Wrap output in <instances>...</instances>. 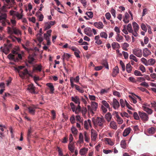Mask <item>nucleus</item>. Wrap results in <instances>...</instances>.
<instances>
[{
  "label": "nucleus",
  "instance_id": "nucleus-47",
  "mask_svg": "<svg viewBox=\"0 0 156 156\" xmlns=\"http://www.w3.org/2000/svg\"><path fill=\"white\" fill-rule=\"evenodd\" d=\"M71 130L72 133L74 135H76L77 134L78 130L75 127L73 126L71 129Z\"/></svg>",
  "mask_w": 156,
  "mask_h": 156
},
{
  "label": "nucleus",
  "instance_id": "nucleus-44",
  "mask_svg": "<svg viewBox=\"0 0 156 156\" xmlns=\"http://www.w3.org/2000/svg\"><path fill=\"white\" fill-rule=\"evenodd\" d=\"M41 70L42 66L41 65H38L37 67H33V70L34 71L35 70H37L40 72L41 71Z\"/></svg>",
  "mask_w": 156,
  "mask_h": 156
},
{
  "label": "nucleus",
  "instance_id": "nucleus-1",
  "mask_svg": "<svg viewBox=\"0 0 156 156\" xmlns=\"http://www.w3.org/2000/svg\"><path fill=\"white\" fill-rule=\"evenodd\" d=\"M92 121L95 127L98 126L102 127L103 126V124L105 122V120L103 117H97L96 118H93Z\"/></svg>",
  "mask_w": 156,
  "mask_h": 156
},
{
  "label": "nucleus",
  "instance_id": "nucleus-25",
  "mask_svg": "<svg viewBox=\"0 0 156 156\" xmlns=\"http://www.w3.org/2000/svg\"><path fill=\"white\" fill-rule=\"evenodd\" d=\"M131 130V129L130 127H128L125 129L123 133V136L125 137L128 135L130 133Z\"/></svg>",
  "mask_w": 156,
  "mask_h": 156
},
{
  "label": "nucleus",
  "instance_id": "nucleus-26",
  "mask_svg": "<svg viewBox=\"0 0 156 156\" xmlns=\"http://www.w3.org/2000/svg\"><path fill=\"white\" fill-rule=\"evenodd\" d=\"M119 72L118 67L117 66H116L113 69L112 76L113 77L115 76L119 73Z\"/></svg>",
  "mask_w": 156,
  "mask_h": 156
},
{
  "label": "nucleus",
  "instance_id": "nucleus-55",
  "mask_svg": "<svg viewBox=\"0 0 156 156\" xmlns=\"http://www.w3.org/2000/svg\"><path fill=\"white\" fill-rule=\"evenodd\" d=\"M76 89L81 93H83L84 92L83 90L78 85L76 86Z\"/></svg>",
  "mask_w": 156,
  "mask_h": 156
},
{
  "label": "nucleus",
  "instance_id": "nucleus-40",
  "mask_svg": "<svg viewBox=\"0 0 156 156\" xmlns=\"http://www.w3.org/2000/svg\"><path fill=\"white\" fill-rule=\"evenodd\" d=\"M100 37L99 35L96 36L95 37V40H96L95 43L98 44H101L102 43V41L99 39Z\"/></svg>",
  "mask_w": 156,
  "mask_h": 156
},
{
  "label": "nucleus",
  "instance_id": "nucleus-24",
  "mask_svg": "<svg viewBox=\"0 0 156 156\" xmlns=\"http://www.w3.org/2000/svg\"><path fill=\"white\" fill-rule=\"evenodd\" d=\"M125 17L123 19V21L126 23H128L129 22V14L126 12L125 14Z\"/></svg>",
  "mask_w": 156,
  "mask_h": 156
},
{
  "label": "nucleus",
  "instance_id": "nucleus-8",
  "mask_svg": "<svg viewBox=\"0 0 156 156\" xmlns=\"http://www.w3.org/2000/svg\"><path fill=\"white\" fill-rule=\"evenodd\" d=\"M111 105L115 109H117L119 108L120 105L118 101L115 98H114Z\"/></svg>",
  "mask_w": 156,
  "mask_h": 156
},
{
  "label": "nucleus",
  "instance_id": "nucleus-52",
  "mask_svg": "<svg viewBox=\"0 0 156 156\" xmlns=\"http://www.w3.org/2000/svg\"><path fill=\"white\" fill-rule=\"evenodd\" d=\"M120 145L121 147L125 149L126 147V144L125 140H122L121 142Z\"/></svg>",
  "mask_w": 156,
  "mask_h": 156
},
{
  "label": "nucleus",
  "instance_id": "nucleus-46",
  "mask_svg": "<svg viewBox=\"0 0 156 156\" xmlns=\"http://www.w3.org/2000/svg\"><path fill=\"white\" fill-rule=\"evenodd\" d=\"M84 135L85 141L87 142H89V138L88 133L86 132H84Z\"/></svg>",
  "mask_w": 156,
  "mask_h": 156
},
{
  "label": "nucleus",
  "instance_id": "nucleus-7",
  "mask_svg": "<svg viewBox=\"0 0 156 156\" xmlns=\"http://www.w3.org/2000/svg\"><path fill=\"white\" fill-rule=\"evenodd\" d=\"M133 53L135 55L138 57H141L142 56V50L139 48H136L133 49Z\"/></svg>",
  "mask_w": 156,
  "mask_h": 156
},
{
  "label": "nucleus",
  "instance_id": "nucleus-57",
  "mask_svg": "<svg viewBox=\"0 0 156 156\" xmlns=\"http://www.w3.org/2000/svg\"><path fill=\"white\" fill-rule=\"evenodd\" d=\"M51 27V26H50L48 23L46 22L45 23V25L44 27V30H46L49 29Z\"/></svg>",
  "mask_w": 156,
  "mask_h": 156
},
{
  "label": "nucleus",
  "instance_id": "nucleus-31",
  "mask_svg": "<svg viewBox=\"0 0 156 156\" xmlns=\"http://www.w3.org/2000/svg\"><path fill=\"white\" fill-rule=\"evenodd\" d=\"M132 25L133 29V30L138 31L139 28V25L136 22H135L133 23Z\"/></svg>",
  "mask_w": 156,
  "mask_h": 156
},
{
  "label": "nucleus",
  "instance_id": "nucleus-3",
  "mask_svg": "<svg viewBox=\"0 0 156 156\" xmlns=\"http://www.w3.org/2000/svg\"><path fill=\"white\" fill-rule=\"evenodd\" d=\"M127 30L130 33L133 32L132 25L130 23L128 24L127 26L125 25L123 26V29L122 30V32L125 34H128Z\"/></svg>",
  "mask_w": 156,
  "mask_h": 156
},
{
  "label": "nucleus",
  "instance_id": "nucleus-56",
  "mask_svg": "<svg viewBox=\"0 0 156 156\" xmlns=\"http://www.w3.org/2000/svg\"><path fill=\"white\" fill-rule=\"evenodd\" d=\"M110 12L114 18H115L116 17V11L115 9L113 8H111Z\"/></svg>",
  "mask_w": 156,
  "mask_h": 156
},
{
  "label": "nucleus",
  "instance_id": "nucleus-9",
  "mask_svg": "<svg viewBox=\"0 0 156 156\" xmlns=\"http://www.w3.org/2000/svg\"><path fill=\"white\" fill-rule=\"evenodd\" d=\"M84 127L86 129L92 127L91 121L90 119L85 120L84 122Z\"/></svg>",
  "mask_w": 156,
  "mask_h": 156
},
{
  "label": "nucleus",
  "instance_id": "nucleus-16",
  "mask_svg": "<svg viewBox=\"0 0 156 156\" xmlns=\"http://www.w3.org/2000/svg\"><path fill=\"white\" fill-rule=\"evenodd\" d=\"M52 30H49L47 31L46 33L44 34V37L46 40L50 39V37L51 36V33Z\"/></svg>",
  "mask_w": 156,
  "mask_h": 156
},
{
  "label": "nucleus",
  "instance_id": "nucleus-33",
  "mask_svg": "<svg viewBox=\"0 0 156 156\" xmlns=\"http://www.w3.org/2000/svg\"><path fill=\"white\" fill-rule=\"evenodd\" d=\"M105 140L106 143L109 145L112 146L114 144V143L112 141L111 139L106 138H105Z\"/></svg>",
  "mask_w": 156,
  "mask_h": 156
},
{
  "label": "nucleus",
  "instance_id": "nucleus-17",
  "mask_svg": "<svg viewBox=\"0 0 156 156\" xmlns=\"http://www.w3.org/2000/svg\"><path fill=\"white\" fill-rule=\"evenodd\" d=\"M120 103L122 108L124 107L126 105V106L129 109H130V108L128 107V105H129V104L125 100H124L122 99H121L120 100Z\"/></svg>",
  "mask_w": 156,
  "mask_h": 156
},
{
  "label": "nucleus",
  "instance_id": "nucleus-29",
  "mask_svg": "<svg viewBox=\"0 0 156 156\" xmlns=\"http://www.w3.org/2000/svg\"><path fill=\"white\" fill-rule=\"evenodd\" d=\"M68 148L71 152H73L75 149L74 144L73 143H69L68 145Z\"/></svg>",
  "mask_w": 156,
  "mask_h": 156
},
{
  "label": "nucleus",
  "instance_id": "nucleus-30",
  "mask_svg": "<svg viewBox=\"0 0 156 156\" xmlns=\"http://www.w3.org/2000/svg\"><path fill=\"white\" fill-rule=\"evenodd\" d=\"M36 108V107H30L28 108L29 113L32 115H34L35 113V110Z\"/></svg>",
  "mask_w": 156,
  "mask_h": 156
},
{
  "label": "nucleus",
  "instance_id": "nucleus-15",
  "mask_svg": "<svg viewBox=\"0 0 156 156\" xmlns=\"http://www.w3.org/2000/svg\"><path fill=\"white\" fill-rule=\"evenodd\" d=\"M109 127L110 128L115 130L117 129L118 128L116 122L113 121L110 122L109 124Z\"/></svg>",
  "mask_w": 156,
  "mask_h": 156
},
{
  "label": "nucleus",
  "instance_id": "nucleus-37",
  "mask_svg": "<svg viewBox=\"0 0 156 156\" xmlns=\"http://www.w3.org/2000/svg\"><path fill=\"white\" fill-rule=\"evenodd\" d=\"M37 38L39 42H41L43 40L42 34H38L36 35Z\"/></svg>",
  "mask_w": 156,
  "mask_h": 156
},
{
  "label": "nucleus",
  "instance_id": "nucleus-19",
  "mask_svg": "<svg viewBox=\"0 0 156 156\" xmlns=\"http://www.w3.org/2000/svg\"><path fill=\"white\" fill-rule=\"evenodd\" d=\"M143 55L145 57H147L151 54V51L147 48H145L143 50Z\"/></svg>",
  "mask_w": 156,
  "mask_h": 156
},
{
  "label": "nucleus",
  "instance_id": "nucleus-2",
  "mask_svg": "<svg viewBox=\"0 0 156 156\" xmlns=\"http://www.w3.org/2000/svg\"><path fill=\"white\" fill-rule=\"evenodd\" d=\"M98 107V104L94 101H91L90 102V105L87 106L88 112L92 114H94V112L96 111Z\"/></svg>",
  "mask_w": 156,
  "mask_h": 156
},
{
  "label": "nucleus",
  "instance_id": "nucleus-35",
  "mask_svg": "<svg viewBox=\"0 0 156 156\" xmlns=\"http://www.w3.org/2000/svg\"><path fill=\"white\" fill-rule=\"evenodd\" d=\"M132 67L130 63L127 64L126 65V70L128 73H130L132 70Z\"/></svg>",
  "mask_w": 156,
  "mask_h": 156
},
{
  "label": "nucleus",
  "instance_id": "nucleus-62",
  "mask_svg": "<svg viewBox=\"0 0 156 156\" xmlns=\"http://www.w3.org/2000/svg\"><path fill=\"white\" fill-rule=\"evenodd\" d=\"M129 46V44L126 43H125L123 44L122 46V48L123 49L125 50H127V48Z\"/></svg>",
  "mask_w": 156,
  "mask_h": 156
},
{
  "label": "nucleus",
  "instance_id": "nucleus-63",
  "mask_svg": "<svg viewBox=\"0 0 156 156\" xmlns=\"http://www.w3.org/2000/svg\"><path fill=\"white\" fill-rule=\"evenodd\" d=\"M141 27L142 29L146 32L147 30V28L146 25L144 23H142L141 25Z\"/></svg>",
  "mask_w": 156,
  "mask_h": 156
},
{
  "label": "nucleus",
  "instance_id": "nucleus-64",
  "mask_svg": "<svg viewBox=\"0 0 156 156\" xmlns=\"http://www.w3.org/2000/svg\"><path fill=\"white\" fill-rule=\"evenodd\" d=\"M86 14L90 18H92L93 17V13L91 12H86Z\"/></svg>",
  "mask_w": 156,
  "mask_h": 156
},
{
  "label": "nucleus",
  "instance_id": "nucleus-43",
  "mask_svg": "<svg viewBox=\"0 0 156 156\" xmlns=\"http://www.w3.org/2000/svg\"><path fill=\"white\" fill-rule=\"evenodd\" d=\"M70 55L68 53H64L62 55V58L63 61L65 60H67L70 57Z\"/></svg>",
  "mask_w": 156,
  "mask_h": 156
},
{
  "label": "nucleus",
  "instance_id": "nucleus-10",
  "mask_svg": "<svg viewBox=\"0 0 156 156\" xmlns=\"http://www.w3.org/2000/svg\"><path fill=\"white\" fill-rule=\"evenodd\" d=\"M27 89L30 92L34 94L37 93H36L35 91V87L33 84H30L28 85L27 88Z\"/></svg>",
  "mask_w": 156,
  "mask_h": 156
},
{
  "label": "nucleus",
  "instance_id": "nucleus-14",
  "mask_svg": "<svg viewBox=\"0 0 156 156\" xmlns=\"http://www.w3.org/2000/svg\"><path fill=\"white\" fill-rule=\"evenodd\" d=\"M94 26L98 29H102L104 27V25L102 22H94Z\"/></svg>",
  "mask_w": 156,
  "mask_h": 156
},
{
  "label": "nucleus",
  "instance_id": "nucleus-21",
  "mask_svg": "<svg viewBox=\"0 0 156 156\" xmlns=\"http://www.w3.org/2000/svg\"><path fill=\"white\" fill-rule=\"evenodd\" d=\"M88 150V149L87 148H83L80 149L79 153L81 155H84L87 154Z\"/></svg>",
  "mask_w": 156,
  "mask_h": 156
},
{
  "label": "nucleus",
  "instance_id": "nucleus-48",
  "mask_svg": "<svg viewBox=\"0 0 156 156\" xmlns=\"http://www.w3.org/2000/svg\"><path fill=\"white\" fill-rule=\"evenodd\" d=\"M100 36L101 37L103 38L107 39L108 37L107 34L105 32H102L100 33Z\"/></svg>",
  "mask_w": 156,
  "mask_h": 156
},
{
  "label": "nucleus",
  "instance_id": "nucleus-39",
  "mask_svg": "<svg viewBox=\"0 0 156 156\" xmlns=\"http://www.w3.org/2000/svg\"><path fill=\"white\" fill-rule=\"evenodd\" d=\"M102 105L101 106L106 107V108H110V106L109 104L105 100H102L101 101Z\"/></svg>",
  "mask_w": 156,
  "mask_h": 156
},
{
  "label": "nucleus",
  "instance_id": "nucleus-51",
  "mask_svg": "<svg viewBox=\"0 0 156 156\" xmlns=\"http://www.w3.org/2000/svg\"><path fill=\"white\" fill-rule=\"evenodd\" d=\"M9 38L12 39V40L14 41H15V39H16L18 42H21V39L20 38H17L15 37H14L12 36H9Z\"/></svg>",
  "mask_w": 156,
  "mask_h": 156
},
{
  "label": "nucleus",
  "instance_id": "nucleus-41",
  "mask_svg": "<svg viewBox=\"0 0 156 156\" xmlns=\"http://www.w3.org/2000/svg\"><path fill=\"white\" fill-rule=\"evenodd\" d=\"M143 110L146 112L148 115L152 114L153 112V110L149 108H144Z\"/></svg>",
  "mask_w": 156,
  "mask_h": 156
},
{
  "label": "nucleus",
  "instance_id": "nucleus-59",
  "mask_svg": "<svg viewBox=\"0 0 156 156\" xmlns=\"http://www.w3.org/2000/svg\"><path fill=\"white\" fill-rule=\"evenodd\" d=\"M133 116L134 119L136 120H138L140 119V116H139L136 112H134L133 114Z\"/></svg>",
  "mask_w": 156,
  "mask_h": 156
},
{
  "label": "nucleus",
  "instance_id": "nucleus-53",
  "mask_svg": "<svg viewBox=\"0 0 156 156\" xmlns=\"http://www.w3.org/2000/svg\"><path fill=\"white\" fill-rule=\"evenodd\" d=\"M108 109H109L110 108H106V107L102 106H101V109L103 113H106Z\"/></svg>",
  "mask_w": 156,
  "mask_h": 156
},
{
  "label": "nucleus",
  "instance_id": "nucleus-12",
  "mask_svg": "<svg viewBox=\"0 0 156 156\" xmlns=\"http://www.w3.org/2000/svg\"><path fill=\"white\" fill-rule=\"evenodd\" d=\"M91 135L92 140L93 141H95L97 137V134L96 132L93 129L91 130Z\"/></svg>",
  "mask_w": 156,
  "mask_h": 156
},
{
  "label": "nucleus",
  "instance_id": "nucleus-42",
  "mask_svg": "<svg viewBox=\"0 0 156 156\" xmlns=\"http://www.w3.org/2000/svg\"><path fill=\"white\" fill-rule=\"evenodd\" d=\"M35 59L32 56L30 55L28 58V62L31 64H33Z\"/></svg>",
  "mask_w": 156,
  "mask_h": 156
},
{
  "label": "nucleus",
  "instance_id": "nucleus-50",
  "mask_svg": "<svg viewBox=\"0 0 156 156\" xmlns=\"http://www.w3.org/2000/svg\"><path fill=\"white\" fill-rule=\"evenodd\" d=\"M130 59L133 60L136 62H138V59L135 56L131 54L129 55V57Z\"/></svg>",
  "mask_w": 156,
  "mask_h": 156
},
{
  "label": "nucleus",
  "instance_id": "nucleus-36",
  "mask_svg": "<svg viewBox=\"0 0 156 156\" xmlns=\"http://www.w3.org/2000/svg\"><path fill=\"white\" fill-rule=\"evenodd\" d=\"M112 46L113 49L119 48H120V45L117 42H113L112 44Z\"/></svg>",
  "mask_w": 156,
  "mask_h": 156
},
{
  "label": "nucleus",
  "instance_id": "nucleus-6",
  "mask_svg": "<svg viewBox=\"0 0 156 156\" xmlns=\"http://www.w3.org/2000/svg\"><path fill=\"white\" fill-rule=\"evenodd\" d=\"M11 15L14 16H16L18 20H20L22 19L23 15L19 13L18 12L11 10L9 12Z\"/></svg>",
  "mask_w": 156,
  "mask_h": 156
},
{
  "label": "nucleus",
  "instance_id": "nucleus-11",
  "mask_svg": "<svg viewBox=\"0 0 156 156\" xmlns=\"http://www.w3.org/2000/svg\"><path fill=\"white\" fill-rule=\"evenodd\" d=\"M84 32L85 34L89 37H91L93 35L92 30L90 27L85 28L84 29Z\"/></svg>",
  "mask_w": 156,
  "mask_h": 156
},
{
  "label": "nucleus",
  "instance_id": "nucleus-22",
  "mask_svg": "<svg viewBox=\"0 0 156 156\" xmlns=\"http://www.w3.org/2000/svg\"><path fill=\"white\" fill-rule=\"evenodd\" d=\"M8 58L9 59L13 60L15 62L17 61L18 60V58L17 57L15 56V55L9 54L8 56Z\"/></svg>",
  "mask_w": 156,
  "mask_h": 156
},
{
  "label": "nucleus",
  "instance_id": "nucleus-27",
  "mask_svg": "<svg viewBox=\"0 0 156 156\" xmlns=\"http://www.w3.org/2000/svg\"><path fill=\"white\" fill-rule=\"evenodd\" d=\"M28 71L27 69H25L23 72L21 71L19 74L20 76L23 79L25 78V76L28 73Z\"/></svg>",
  "mask_w": 156,
  "mask_h": 156
},
{
  "label": "nucleus",
  "instance_id": "nucleus-38",
  "mask_svg": "<svg viewBox=\"0 0 156 156\" xmlns=\"http://www.w3.org/2000/svg\"><path fill=\"white\" fill-rule=\"evenodd\" d=\"M115 39L117 41L119 42H121L122 41L123 39V37L120 35V34H117Z\"/></svg>",
  "mask_w": 156,
  "mask_h": 156
},
{
  "label": "nucleus",
  "instance_id": "nucleus-4",
  "mask_svg": "<svg viewBox=\"0 0 156 156\" xmlns=\"http://www.w3.org/2000/svg\"><path fill=\"white\" fill-rule=\"evenodd\" d=\"M7 15L5 12H0V23L2 25L5 26L6 21Z\"/></svg>",
  "mask_w": 156,
  "mask_h": 156
},
{
  "label": "nucleus",
  "instance_id": "nucleus-54",
  "mask_svg": "<svg viewBox=\"0 0 156 156\" xmlns=\"http://www.w3.org/2000/svg\"><path fill=\"white\" fill-rule=\"evenodd\" d=\"M70 79H72L73 81L74 82V81L76 83H78L79 82V80L80 79L79 76H76L75 78H73V77H71Z\"/></svg>",
  "mask_w": 156,
  "mask_h": 156
},
{
  "label": "nucleus",
  "instance_id": "nucleus-49",
  "mask_svg": "<svg viewBox=\"0 0 156 156\" xmlns=\"http://www.w3.org/2000/svg\"><path fill=\"white\" fill-rule=\"evenodd\" d=\"M24 68V66H20L17 67H15L14 69L16 72H18L19 74L20 73V72H21L20 71V70L23 69Z\"/></svg>",
  "mask_w": 156,
  "mask_h": 156
},
{
  "label": "nucleus",
  "instance_id": "nucleus-28",
  "mask_svg": "<svg viewBox=\"0 0 156 156\" xmlns=\"http://www.w3.org/2000/svg\"><path fill=\"white\" fill-rule=\"evenodd\" d=\"M83 136L82 133H80L79 136V140L77 142L79 144H80L83 143Z\"/></svg>",
  "mask_w": 156,
  "mask_h": 156
},
{
  "label": "nucleus",
  "instance_id": "nucleus-60",
  "mask_svg": "<svg viewBox=\"0 0 156 156\" xmlns=\"http://www.w3.org/2000/svg\"><path fill=\"white\" fill-rule=\"evenodd\" d=\"M102 64L105 67L106 69H108V66L107 61L106 60L103 61L102 62Z\"/></svg>",
  "mask_w": 156,
  "mask_h": 156
},
{
  "label": "nucleus",
  "instance_id": "nucleus-5",
  "mask_svg": "<svg viewBox=\"0 0 156 156\" xmlns=\"http://www.w3.org/2000/svg\"><path fill=\"white\" fill-rule=\"evenodd\" d=\"M138 114L140 119L143 121L146 122L148 120L149 117L146 113L143 112L139 111Z\"/></svg>",
  "mask_w": 156,
  "mask_h": 156
},
{
  "label": "nucleus",
  "instance_id": "nucleus-58",
  "mask_svg": "<svg viewBox=\"0 0 156 156\" xmlns=\"http://www.w3.org/2000/svg\"><path fill=\"white\" fill-rule=\"evenodd\" d=\"M12 53L13 54L15 55H17V57L20 59H21L22 58L21 55L20 54H18L16 51H12Z\"/></svg>",
  "mask_w": 156,
  "mask_h": 156
},
{
  "label": "nucleus",
  "instance_id": "nucleus-61",
  "mask_svg": "<svg viewBox=\"0 0 156 156\" xmlns=\"http://www.w3.org/2000/svg\"><path fill=\"white\" fill-rule=\"evenodd\" d=\"M121 115L123 117H126L127 118H128L130 117L129 115L126 112H123L122 113H121Z\"/></svg>",
  "mask_w": 156,
  "mask_h": 156
},
{
  "label": "nucleus",
  "instance_id": "nucleus-18",
  "mask_svg": "<svg viewBox=\"0 0 156 156\" xmlns=\"http://www.w3.org/2000/svg\"><path fill=\"white\" fill-rule=\"evenodd\" d=\"M116 120L119 124H122L123 122V119L118 115V112H115Z\"/></svg>",
  "mask_w": 156,
  "mask_h": 156
},
{
  "label": "nucleus",
  "instance_id": "nucleus-32",
  "mask_svg": "<svg viewBox=\"0 0 156 156\" xmlns=\"http://www.w3.org/2000/svg\"><path fill=\"white\" fill-rule=\"evenodd\" d=\"M105 118L108 122H109L111 120L112 118V115L110 113L108 112L105 115Z\"/></svg>",
  "mask_w": 156,
  "mask_h": 156
},
{
  "label": "nucleus",
  "instance_id": "nucleus-13",
  "mask_svg": "<svg viewBox=\"0 0 156 156\" xmlns=\"http://www.w3.org/2000/svg\"><path fill=\"white\" fill-rule=\"evenodd\" d=\"M72 101L74 102L76 104L78 105H80V100L79 98L76 96L74 97H71Z\"/></svg>",
  "mask_w": 156,
  "mask_h": 156
},
{
  "label": "nucleus",
  "instance_id": "nucleus-45",
  "mask_svg": "<svg viewBox=\"0 0 156 156\" xmlns=\"http://www.w3.org/2000/svg\"><path fill=\"white\" fill-rule=\"evenodd\" d=\"M155 131V129L153 127L149 128L148 129V133L150 134H154Z\"/></svg>",
  "mask_w": 156,
  "mask_h": 156
},
{
  "label": "nucleus",
  "instance_id": "nucleus-23",
  "mask_svg": "<svg viewBox=\"0 0 156 156\" xmlns=\"http://www.w3.org/2000/svg\"><path fill=\"white\" fill-rule=\"evenodd\" d=\"M46 85L49 88L51 93L53 94L54 93L55 89L52 83H48L46 84Z\"/></svg>",
  "mask_w": 156,
  "mask_h": 156
},
{
  "label": "nucleus",
  "instance_id": "nucleus-20",
  "mask_svg": "<svg viewBox=\"0 0 156 156\" xmlns=\"http://www.w3.org/2000/svg\"><path fill=\"white\" fill-rule=\"evenodd\" d=\"M156 62V60L153 58H151L147 60V66H153L154 65Z\"/></svg>",
  "mask_w": 156,
  "mask_h": 156
},
{
  "label": "nucleus",
  "instance_id": "nucleus-34",
  "mask_svg": "<svg viewBox=\"0 0 156 156\" xmlns=\"http://www.w3.org/2000/svg\"><path fill=\"white\" fill-rule=\"evenodd\" d=\"M12 29L13 31V34L18 35L21 34V32L18 29L12 27Z\"/></svg>",
  "mask_w": 156,
  "mask_h": 156
}]
</instances>
